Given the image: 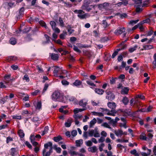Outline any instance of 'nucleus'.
Segmentation results:
<instances>
[{
    "mask_svg": "<svg viewBox=\"0 0 156 156\" xmlns=\"http://www.w3.org/2000/svg\"><path fill=\"white\" fill-rule=\"evenodd\" d=\"M86 145L87 146H91L92 145V143L91 141L90 140H88L86 142Z\"/></svg>",
    "mask_w": 156,
    "mask_h": 156,
    "instance_id": "54",
    "label": "nucleus"
},
{
    "mask_svg": "<svg viewBox=\"0 0 156 156\" xmlns=\"http://www.w3.org/2000/svg\"><path fill=\"white\" fill-rule=\"evenodd\" d=\"M66 34V32L64 34L63 33L61 34L60 36V38L61 39H64V37L65 35Z\"/></svg>",
    "mask_w": 156,
    "mask_h": 156,
    "instance_id": "63",
    "label": "nucleus"
},
{
    "mask_svg": "<svg viewBox=\"0 0 156 156\" xmlns=\"http://www.w3.org/2000/svg\"><path fill=\"white\" fill-rule=\"evenodd\" d=\"M87 83L89 85H90V86H95V84H94V83H93L91 81H89V80H88V81H87Z\"/></svg>",
    "mask_w": 156,
    "mask_h": 156,
    "instance_id": "59",
    "label": "nucleus"
},
{
    "mask_svg": "<svg viewBox=\"0 0 156 156\" xmlns=\"http://www.w3.org/2000/svg\"><path fill=\"white\" fill-rule=\"evenodd\" d=\"M97 120L95 118L93 119L90 122V128H91L96 122Z\"/></svg>",
    "mask_w": 156,
    "mask_h": 156,
    "instance_id": "28",
    "label": "nucleus"
},
{
    "mask_svg": "<svg viewBox=\"0 0 156 156\" xmlns=\"http://www.w3.org/2000/svg\"><path fill=\"white\" fill-rule=\"evenodd\" d=\"M94 131L93 129H92L90 130H89L88 132V134L90 136H92L94 135Z\"/></svg>",
    "mask_w": 156,
    "mask_h": 156,
    "instance_id": "44",
    "label": "nucleus"
},
{
    "mask_svg": "<svg viewBox=\"0 0 156 156\" xmlns=\"http://www.w3.org/2000/svg\"><path fill=\"white\" fill-rule=\"evenodd\" d=\"M19 136L21 138H23L24 136V133L23 131L21 129L19 130L18 132Z\"/></svg>",
    "mask_w": 156,
    "mask_h": 156,
    "instance_id": "26",
    "label": "nucleus"
},
{
    "mask_svg": "<svg viewBox=\"0 0 156 156\" xmlns=\"http://www.w3.org/2000/svg\"><path fill=\"white\" fill-rule=\"evenodd\" d=\"M24 10V8L23 7H22L20 9L19 11V13L20 15H21L23 14Z\"/></svg>",
    "mask_w": 156,
    "mask_h": 156,
    "instance_id": "60",
    "label": "nucleus"
},
{
    "mask_svg": "<svg viewBox=\"0 0 156 156\" xmlns=\"http://www.w3.org/2000/svg\"><path fill=\"white\" fill-rule=\"evenodd\" d=\"M68 151L69 153L71 155H76L77 154V152H76L73 150H69Z\"/></svg>",
    "mask_w": 156,
    "mask_h": 156,
    "instance_id": "37",
    "label": "nucleus"
},
{
    "mask_svg": "<svg viewBox=\"0 0 156 156\" xmlns=\"http://www.w3.org/2000/svg\"><path fill=\"white\" fill-rule=\"evenodd\" d=\"M136 8V11L137 12H141L142 10V9L141 8V6H135Z\"/></svg>",
    "mask_w": 156,
    "mask_h": 156,
    "instance_id": "34",
    "label": "nucleus"
},
{
    "mask_svg": "<svg viewBox=\"0 0 156 156\" xmlns=\"http://www.w3.org/2000/svg\"><path fill=\"white\" fill-rule=\"evenodd\" d=\"M11 154L13 156L16 152V149L15 148H12L11 149Z\"/></svg>",
    "mask_w": 156,
    "mask_h": 156,
    "instance_id": "61",
    "label": "nucleus"
},
{
    "mask_svg": "<svg viewBox=\"0 0 156 156\" xmlns=\"http://www.w3.org/2000/svg\"><path fill=\"white\" fill-rule=\"evenodd\" d=\"M101 109L102 110L103 112H107L105 113L108 115L115 116V114L119 111L122 112L123 115L125 114L124 112L121 109H119L118 111H117L115 109H112L110 111H109L107 109L104 108H102Z\"/></svg>",
    "mask_w": 156,
    "mask_h": 156,
    "instance_id": "1",
    "label": "nucleus"
},
{
    "mask_svg": "<svg viewBox=\"0 0 156 156\" xmlns=\"http://www.w3.org/2000/svg\"><path fill=\"white\" fill-rule=\"evenodd\" d=\"M76 146L78 147H80V146L81 145L83 144V140L81 139L79 140H76Z\"/></svg>",
    "mask_w": 156,
    "mask_h": 156,
    "instance_id": "19",
    "label": "nucleus"
},
{
    "mask_svg": "<svg viewBox=\"0 0 156 156\" xmlns=\"http://www.w3.org/2000/svg\"><path fill=\"white\" fill-rule=\"evenodd\" d=\"M149 151V152H147V153H146L145 152H142L141 153V154L142 156H147L148 155H150V150Z\"/></svg>",
    "mask_w": 156,
    "mask_h": 156,
    "instance_id": "57",
    "label": "nucleus"
},
{
    "mask_svg": "<svg viewBox=\"0 0 156 156\" xmlns=\"http://www.w3.org/2000/svg\"><path fill=\"white\" fill-rule=\"evenodd\" d=\"M108 107L111 108L113 109L116 107L115 104L114 102H108Z\"/></svg>",
    "mask_w": 156,
    "mask_h": 156,
    "instance_id": "8",
    "label": "nucleus"
},
{
    "mask_svg": "<svg viewBox=\"0 0 156 156\" xmlns=\"http://www.w3.org/2000/svg\"><path fill=\"white\" fill-rule=\"evenodd\" d=\"M34 136L32 135H31L30 136V140L31 142L32 143L33 145L34 146H36L38 144V143L34 141V140L32 139V138Z\"/></svg>",
    "mask_w": 156,
    "mask_h": 156,
    "instance_id": "25",
    "label": "nucleus"
},
{
    "mask_svg": "<svg viewBox=\"0 0 156 156\" xmlns=\"http://www.w3.org/2000/svg\"><path fill=\"white\" fill-rule=\"evenodd\" d=\"M65 6L67 7H70L72 6V5L69 2H64Z\"/></svg>",
    "mask_w": 156,
    "mask_h": 156,
    "instance_id": "41",
    "label": "nucleus"
},
{
    "mask_svg": "<svg viewBox=\"0 0 156 156\" xmlns=\"http://www.w3.org/2000/svg\"><path fill=\"white\" fill-rule=\"evenodd\" d=\"M51 58L54 60H57L58 58V55L57 54L52 53L51 55Z\"/></svg>",
    "mask_w": 156,
    "mask_h": 156,
    "instance_id": "9",
    "label": "nucleus"
},
{
    "mask_svg": "<svg viewBox=\"0 0 156 156\" xmlns=\"http://www.w3.org/2000/svg\"><path fill=\"white\" fill-rule=\"evenodd\" d=\"M95 91L96 93L101 95L103 94L104 91V90L101 89L96 88L95 90Z\"/></svg>",
    "mask_w": 156,
    "mask_h": 156,
    "instance_id": "10",
    "label": "nucleus"
},
{
    "mask_svg": "<svg viewBox=\"0 0 156 156\" xmlns=\"http://www.w3.org/2000/svg\"><path fill=\"white\" fill-rule=\"evenodd\" d=\"M101 126L105 127L108 128L109 129H111V128L110 127L109 125L106 122H105L102 124Z\"/></svg>",
    "mask_w": 156,
    "mask_h": 156,
    "instance_id": "46",
    "label": "nucleus"
},
{
    "mask_svg": "<svg viewBox=\"0 0 156 156\" xmlns=\"http://www.w3.org/2000/svg\"><path fill=\"white\" fill-rule=\"evenodd\" d=\"M12 118L14 119H21V116L20 115H14L13 116Z\"/></svg>",
    "mask_w": 156,
    "mask_h": 156,
    "instance_id": "55",
    "label": "nucleus"
},
{
    "mask_svg": "<svg viewBox=\"0 0 156 156\" xmlns=\"http://www.w3.org/2000/svg\"><path fill=\"white\" fill-rule=\"evenodd\" d=\"M139 20H130L129 23V24L132 25L136 23L139 21Z\"/></svg>",
    "mask_w": 156,
    "mask_h": 156,
    "instance_id": "47",
    "label": "nucleus"
},
{
    "mask_svg": "<svg viewBox=\"0 0 156 156\" xmlns=\"http://www.w3.org/2000/svg\"><path fill=\"white\" fill-rule=\"evenodd\" d=\"M124 27H118L114 32V34L116 35H120L125 31Z\"/></svg>",
    "mask_w": 156,
    "mask_h": 156,
    "instance_id": "4",
    "label": "nucleus"
},
{
    "mask_svg": "<svg viewBox=\"0 0 156 156\" xmlns=\"http://www.w3.org/2000/svg\"><path fill=\"white\" fill-rule=\"evenodd\" d=\"M108 38L107 37H104L102 38L100 40L101 42L104 43L108 41Z\"/></svg>",
    "mask_w": 156,
    "mask_h": 156,
    "instance_id": "35",
    "label": "nucleus"
},
{
    "mask_svg": "<svg viewBox=\"0 0 156 156\" xmlns=\"http://www.w3.org/2000/svg\"><path fill=\"white\" fill-rule=\"evenodd\" d=\"M73 50L76 51L78 52L79 53H80L81 51L78 48V47L74 45L73 46Z\"/></svg>",
    "mask_w": 156,
    "mask_h": 156,
    "instance_id": "43",
    "label": "nucleus"
},
{
    "mask_svg": "<svg viewBox=\"0 0 156 156\" xmlns=\"http://www.w3.org/2000/svg\"><path fill=\"white\" fill-rule=\"evenodd\" d=\"M116 79H117V78H112V80H110V83L111 84H113L115 83Z\"/></svg>",
    "mask_w": 156,
    "mask_h": 156,
    "instance_id": "64",
    "label": "nucleus"
},
{
    "mask_svg": "<svg viewBox=\"0 0 156 156\" xmlns=\"http://www.w3.org/2000/svg\"><path fill=\"white\" fill-rule=\"evenodd\" d=\"M11 68L14 70H16L18 69V67L17 66L13 65L11 66Z\"/></svg>",
    "mask_w": 156,
    "mask_h": 156,
    "instance_id": "58",
    "label": "nucleus"
},
{
    "mask_svg": "<svg viewBox=\"0 0 156 156\" xmlns=\"http://www.w3.org/2000/svg\"><path fill=\"white\" fill-rule=\"evenodd\" d=\"M44 36L45 37L46 41H43V43L45 44L49 43L50 41V37L46 34H44Z\"/></svg>",
    "mask_w": 156,
    "mask_h": 156,
    "instance_id": "16",
    "label": "nucleus"
},
{
    "mask_svg": "<svg viewBox=\"0 0 156 156\" xmlns=\"http://www.w3.org/2000/svg\"><path fill=\"white\" fill-rule=\"evenodd\" d=\"M11 76V75L9 74L8 75H5L4 76V78L5 80V84H7L10 81L9 79H10Z\"/></svg>",
    "mask_w": 156,
    "mask_h": 156,
    "instance_id": "11",
    "label": "nucleus"
},
{
    "mask_svg": "<svg viewBox=\"0 0 156 156\" xmlns=\"http://www.w3.org/2000/svg\"><path fill=\"white\" fill-rule=\"evenodd\" d=\"M60 93L58 91H55L52 95V99L53 100L56 101L60 97Z\"/></svg>",
    "mask_w": 156,
    "mask_h": 156,
    "instance_id": "3",
    "label": "nucleus"
},
{
    "mask_svg": "<svg viewBox=\"0 0 156 156\" xmlns=\"http://www.w3.org/2000/svg\"><path fill=\"white\" fill-rule=\"evenodd\" d=\"M54 67L55 69L53 71V73L54 74L55 76H57V73H58L59 71L60 70V68L57 66H55Z\"/></svg>",
    "mask_w": 156,
    "mask_h": 156,
    "instance_id": "12",
    "label": "nucleus"
},
{
    "mask_svg": "<svg viewBox=\"0 0 156 156\" xmlns=\"http://www.w3.org/2000/svg\"><path fill=\"white\" fill-rule=\"evenodd\" d=\"M61 82L62 85L64 86H67L69 84V83L65 80H62Z\"/></svg>",
    "mask_w": 156,
    "mask_h": 156,
    "instance_id": "42",
    "label": "nucleus"
},
{
    "mask_svg": "<svg viewBox=\"0 0 156 156\" xmlns=\"http://www.w3.org/2000/svg\"><path fill=\"white\" fill-rule=\"evenodd\" d=\"M115 97L114 95L112 93L109 96H106V98L109 100H113L115 98Z\"/></svg>",
    "mask_w": 156,
    "mask_h": 156,
    "instance_id": "31",
    "label": "nucleus"
},
{
    "mask_svg": "<svg viewBox=\"0 0 156 156\" xmlns=\"http://www.w3.org/2000/svg\"><path fill=\"white\" fill-rule=\"evenodd\" d=\"M62 139L61 136H58L57 137H54L53 138V140L56 142H58Z\"/></svg>",
    "mask_w": 156,
    "mask_h": 156,
    "instance_id": "27",
    "label": "nucleus"
},
{
    "mask_svg": "<svg viewBox=\"0 0 156 156\" xmlns=\"http://www.w3.org/2000/svg\"><path fill=\"white\" fill-rule=\"evenodd\" d=\"M41 102H38L36 107L37 109H40L41 107Z\"/></svg>",
    "mask_w": 156,
    "mask_h": 156,
    "instance_id": "52",
    "label": "nucleus"
},
{
    "mask_svg": "<svg viewBox=\"0 0 156 156\" xmlns=\"http://www.w3.org/2000/svg\"><path fill=\"white\" fill-rule=\"evenodd\" d=\"M52 143L51 142H49L48 143L45 144H44V149H48V147H52Z\"/></svg>",
    "mask_w": 156,
    "mask_h": 156,
    "instance_id": "20",
    "label": "nucleus"
},
{
    "mask_svg": "<svg viewBox=\"0 0 156 156\" xmlns=\"http://www.w3.org/2000/svg\"><path fill=\"white\" fill-rule=\"evenodd\" d=\"M137 45H135L133 47L130 48L129 49V51L130 52L132 53L134 51H135L136 49V48H137Z\"/></svg>",
    "mask_w": 156,
    "mask_h": 156,
    "instance_id": "39",
    "label": "nucleus"
},
{
    "mask_svg": "<svg viewBox=\"0 0 156 156\" xmlns=\"http://www.w3.org/2000/svg\"><path fill=\"white\" fill-rule=\"evenodd\" d=\"M117 15H118L120 18L123 19L126 18L127 17V15L126 13L120 14L119 13H118Z\"/></svg>",
    "mask_w": 156,
    "mask_h": 156,
    "instance_id": "36",
    "label": "nucleus"
},
{
    "mask_svg": "<svg viewBox=\"0 0 156 156\" xmlns=\"http://www.w3.org/2000/svg\"><path fill=\"white\" fill-rule=\"evenodd\" d=\"M83 52L84 55L87 56L89 58H90L92 56L91 52L88 51L84 50Z\"/></svg>",
    "mask_w": 156,
    "mask_h": 156,
    "instance_id": "17",
    "label": "nucleus"
},
{
    "mask_svg": "<svg viewBox=\"0 0 156 156\" xmlns=\"http://www.w3.org/2000/svg\"><path fill=\"white\" fill-rule=\"evenodd\" d=\"M78 45H80L79 47L80 48H86L89 47V46L88 45L83 44H79Z\"/></svg>",
    "mask_w": 156,
    "mask_h": 156,
    "instance_id": "48",
    "label": "nucleus"
},
{
    "mask_svg": "<svg viewBox=\"0 0 156 156\" xmlns=\"http://www.w3.org/2000/svg\"><path fill=\"white\" fill-rule=\"evenodd\" d=\"M48 87V84H45L43 89V92L44 93L47 90Z\"/></svg>",
    "mask_w": 156,
    "mask_h": 156,
    "instance_id": "62",
    "label": "nucleus"
},
{
    "mask_svg": "<svg viewBox=\"0 0 156 156\" xmlns=\"http://www.w3.org/2000/svg\"><path fill=\"white\" fill-rule=\"evenodd\" d=\"M154 48L153 46L152 45H144L143 46V48L142 50H149Z\"/></svg>",
    "mask_w": 156,
    "mask_h": 156,
    "instance_id": "18",
    "label": "nucleus"
},
{
    "mask_svg": "<svg viewBox=\"0 0 156 156\" xmlns=\"http://www.w3.org/2000/svg\"><path fill=\"white\" fill-rule=\"evenodd\" d=\"M93 113L94 115H98L99 116H103V114L102 113L93 112Z\"/></svg>",
    "mask_w": 156,
    "mask_h": 156,
    "instance_id": "38",
    "label": "nucleus"
},
{
    "mask_svg": "<svg viewBox=\"0 0 156 156\" xmlns=\"http://www.w3.org/2000/svg\"><path fill=\"white\" fill-rule=\"evenodd\" d=\"M50 23L51 26L53 30V29H55V28L56 27V23L54 21H51L50 22Z\"/></svg>",
    "mask_w": 156,
    "mask_h": 156,
    "instance_id": "32",
    "label": "nucleus"
},
{
    "mask_svg": "<svg viewBox=\"0 0 156 156\" xmlns=\"http://www.w3.org/2000/svg\"><path fill=\"white\" fill-rule=\"evenodd\" d=\"M39 23L42 26L44 27L45 29H48V27L44 21L42 20H40L39 21Z\"/></svg>",
    "mask_w": 156,
    "mask_h": 156,
    "instance_id": "29",
    "label": "nucleus"
},
{
    "mask_svg": "<svg viewBox=\"0 0 156 156\" xmlns=\"http://www.w3.org/2000/svg\"><path fill=\"white\" fill-rule=\"evenodd\" d=\"M122 102L124 105H127L129 102L128 98L126 97H124L122 100Z\"/></svg>",
    "mask_w": 156,
    "mask_h": 156,
    "instance_id": "33",
    "label": "nucleus"
},
{
    "mask_svg": "<svg viewBox=\"0 0 156 156\" xmlns=\"http://www.w3.org/2000/svg\"><path fill=\"white\" fill-rule=\"evenodd\" d=\"M126 65V62L124 61H122V62L121 65L120 66L118 67V66H116L114 67V68L115 69H118V71H119L121 70L122 68H125Z\"/></svg>",
    "mask_w": 156,
    "mask_h": 156,
    "instance_id": "5",
    "label": "nucleus"
},
{
    "mask_svg": "<svg viewBox=\"0 0 156 156\" xmlns=\"http://www.w3.org/2000/svg\"><path fill=\"white\" fill-rule=\"evenodd\" d=\"M89 3L87 4V3H84L82 6V8L84 10H86L88 11H89L91 9V8L88 6Z\"/></svg>",
    "mask_w": 156,
    "mask_h": 156,
    "instance_id": "6",
    "label": "nucleus"
},
{
    "mask_svg": "<svg viewBox=\"0 0 156 156\" xmlns=\"http://www.w3.org/2000/svg\"><path fill=\"white\" fill-rule=\"evenodd\" d=\"M59 21L60 23V25L61 26H64V24L62 19L61 17L59 18Z\"/></svg>",
    "mask_w": 156,
    "mask_h": 156,
    "instance_id": "50",
    "label": "nucleus"
},
{
    "mask_svg": "<svg viewBox=\"0 0 156 156\" xmlns=\"http://www.w3.org/2000/svg\"><path fill=\"white\" fill-rule=\"evenodd\" d=\"M9 42L11 44L13 45L15 44L16 42V39L13 37H12L10 39Z\"/></svg>",
    "mask_w": 156,
    "mask_h": 156,
    "instance_id": "30",
    "label": "nucleus"
},
{
    "mask_svg": "<svg viewBox=\"0 0 156 156\" xmlns=\"http://www.w3.org/2000/svg\"><path fill=\"white\" fill-rule=\"evenodd\" d=\"M73 117L75 119L78 120V119H81L82 118V115H78L75 114L73 115Z\"/></svg>",
    "mask_w": 156,
    "mask_h": 156,
    "instance_id": "45",
    "label": "nucleus"
},
{
    "mask_svg": "<svg viewBox=\"0 0 156 156\" xmlns=\"http://www.w3.org/2000/svg\"><path fill=\"white\" fill-rule=\"evenodd\" d=\"M30 29L31 27H26L23 30V33H27L30 31Z\"/></svg>",
    "mask_w": 156,
    "mask_h": 156,
    "instance_id": "53",
    "label": "nucleus"
},
{
    "mask_svg": "<svg viewBox=\"0 0 156 156\" xmlns=\"http://www.w3.org/2000/svg\"><path fill=\"white\" fill-rule=\"evenodd\" d=\"M134 2L135 6H141L142 0H133Z\"/></svg>",
    "mask_w": 156,
    "mask_h": 156,
    "instance_id": "13",
    "label": "nucleus"
},
{
    "mask_svg": "<svg viewBox=\"0 0 156 156\" xmlns=\"http://www.w3.org/2000/svg\"><path fill=\"white\" fill-rule=\"evenodd\" d=\"M102 24L103 27L105 28L108 26L110 24L106 20H104L102 21Z\"/></svg>",
    "mask_w": 156,
    "mask_h": 156,
    "instance_id": "21",
    "label": "nucleus"
},
{
    "mask_svg": "<svg viewBox=\"0 0 156 156\" xmlns=\"http://www.w3.org/2000/svg\"><path fill=\"white\" fill-rule=\"evenodd\" d=\"M74 12L75 13L78 14L77 16L81 19H85L87 16V13H85L82 15L80 14H83L84 13V12L82 10H76Z\"/></svg>",
    "mask_w": 156,
    "mask_h": 156,
    "instance_id": "2",
    "label": "nucleus"
},
{
    "mask_svg": "<svg viewBox=\"0 0 156 156\" xmlns=\"http://www.w3.org/2000/svg\"><path fill=\"white\" fill-rule=\"evenodd\" d=\"M72 120L71 119H69L67 120V122L65 123V126L67 127L70 126L72 122Z\"/></svg>",
    "mask_w": 156,
    "mask_h": 156,
    "instance_id": "24",
    "label": "nucleus"
},
{
    "mask_svg": "<svg viewBox=\"0 0 156 156\" xmlns=\"http://www.w3.org/2000/svg\"><path fill=\"white\" fill-rule=\"evenodd\" d=\"M88 150L89 152L94 153L98 150V148L96 146H94L88 148Z\"/></svg>",
    "mask_w": 156,
    "mask_h": 156,
    "instance_id": "7",
    "label": "nucleus"
},
{
    "mask_svg": "<svg viewBox=\"0 0 156 156\" xmlns=\"http://www.w3.org/2000/svg\"><path fill=\"white\" fill-rule=\"evenodd\" d=\"M87 104V102L86 101H84L83 100H81L79 102V105L83 107H85Z\"/></svg>",
    "mask_w": 156,
    "mask_h": 156,
    "instance_id": "15",
    "label": "nucleus"
},
{
    "mask_svg": "<svg viewBox=\"0 0 156 156\" xmlns=\"http://www.w3.org/2000/svg\"><path fill=\"white\" fill-rule=\"evenodd\" d=\"M25 144L30 149H31L32 147L31 144L28 141H26L25 143Z\"/></svg>",
    "mask_w": 156,
    "mask_h": 156,
    "instance_id": "56",
    "label": "nucleus"
},
{
    "mask_svg": "<svg viewBox=\"0 0 156 156\" xmlns=\"http://www.w3.org/2000/svg\"><path fill=\"white\" fill-rule=\"evenodd\" d=\"M77 134L76 130H74L71 132V135L73 136H75Z\"/></svg>",
    "mask_w": 156,
    "mask_h": 156,
    "instance_id": "51",
    "label": "nucleus"
},
{
    "mask_svg": "<svg viewBox=\"0 0 156 156\" xmlns=\"http://www.w3.org/2000/svg\"><path fill=\"white\" fill-rule=\"evenodd\" d=\"M129 89L127 87H125L121 91V93L122 94H126L128 93Z\"/></svg>",
    "mask_w": 156,
    "mask_h": 156,
    "instance_id": "22",
    "label": "nucleus"
},
{
    "mask_svg": "<svg viewBox=\"0 0 156 156\" xmlns=\"http://www.w3.org/2000/svg\"><path fill=\"white\" fill-rule=\"evenodd\" d=\"M82 84V82L78 80H76L73 83V85L76 86H80Z\"/></svg>",
    "mask_w": 156,
    "mask_h": 156,
    "instance_id": "23",
    "label": "nucleus"
},
{
    "mask_svg": "<svg viewBox=\"0 0 156 156\" xmlns=\"http://www.w3.org/2000/svg\"><path fill=\"white\" fill-rule=\"evenodd\" d=\"M23 80H25L27 82H28L30 81L29 77H28V75L27 74L24 75L23 77Z\"/></svg>",
    "mask_w": 156,
    "mask_h": 156,
    "instance_id": "40",
    "label": "nucleus"
},
{
    "mask_svg": "<svg viewBox=\"0 0 156 156\" xmlns=\"http://www.w3.org/2000/svg\"><path fill=\"white\" fill-rule=\"evenodd\" d=\"M13 140V138L10 136L7 137L6 138V143L7 144L9 143L10 141Z\"/></svg>",
    "mask_w": 156,
    "mask_h": 156,
    "instance_id": "49",
    "label": "nucleus"
},
{
    "mask_svg": "<svg viewBox=\"0 0 156 156\" xmlns=\"http://www.w3.org/2000/svg\"><path fill=\"white\" fill-rule=\"evenodd\" d=\"M114 133L117 136H121L122 135H123V132L121 130L119 129L118 130H115L114 131Z\"/></svg>",
    "mask_w": 156,
    "mask_h": 156,
    "instance_id": "14",
    "label": "nucleus"
}]
</instances>
